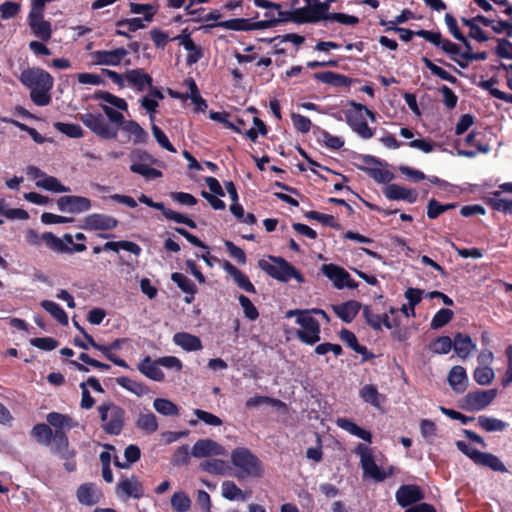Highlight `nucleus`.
<instances>
[{
  "label": "nucleus",
  "instance_id": "obj_1",
  "mask_svg": "<svg viewBox=\"0 0 512 512\" xmlns=\"http://www.w3.org/2000/svg\"><path fill=\"white\" fill-rule=\"evenodd\" d=\"M20 82L30 89V98L37 106H47L51 102L50 91L54 79L46 70L41 68H27L19 77Z\"/></svg>",
  "mask_w": 512,
  "mask_h": 512
},
{
  "label": "nucleus",
  "instance_id": "obj_2",
  "mask_svg": "<svg viewBox=\"0 0 512 512\" xmlns=\"http://www.w3.org/2000/svg\"><path fill=\"white\" fill-rule=\"evenodd\" d=\"M268 258L269 261L260 259L258 266L271 278L284 283L293 278L298 283H304L305 278L302 273L286 259L280 256H269Z\"/></svg>",
  "mask_w": 512,
  "mask_h": 512
},
{
  "label": "nucleus",
  "instance_id": "obj_3",
  "mask_svg": "<svg viewBox=\"0 0 512 512\" xmlns=\"http://www.w3.org/2000/svg\"><path fill=\"white\" fill-rule=\"evenodd\" d=\"M102 430L113 436L121 434L125 425V410L116 403L108 400L97 408Z\"/></svg>",
  "mask_w": 512,
  "mask_h": 512
},
{
  "label": "nucleus",
  "instance_id": "obj_4",
  "mask_svg": "<svg viewBox=\"0 0 512 512\" xmlns=\"http://www.w3.org/2000/svg\"><path fill=\"white\" fill-rule=\"evenodd\" d=\"M231 461L234 466L240 469L235 473V477L243 479L246 477H260L262 475V467L260 460L250 452L249 449L240 447L231 453Z\"/></svg>",
  "mask_w": 512,
  "mask_h": 512
},
{
  "label": "nucleus",
  "instance_id": "obj_5",
  "mask_svg": "<svg viewBox=\"0 0 512 512\" xmlns=\"http://www.w3.org/2000/svg\"><path fill=\"white\" fill-rule=\"evenodd\" d=\"M357 453L360 456V463L363 469L364 475L369 476L377 482H382L386 478L394 474V467L390 466L387 471L379 467L368 447L359 444L357 447Z\"/></svg>",
  "mask_w": 512,
  "mask_h": 512
},
{
  "label": "nucleus",
  "instance_id": "obj_6",
  "mask_svg": "<svg viewBox=\"0 0 512 512\" xmlns=\"http://www.w3.org/2000/svg\"><path fill=\"white\" fill-rule=\"evenodd\" d=\"M53 451L57 454L62 460L65 461L64 467L68 472H73L76 470V451L74 449H70L69 439L66 433L63 430H55L53 441Z\"/></svg>",
  "mask_w": 512,
  "mask_h": 512
},
{
  "label": "nucleus",
  "instance_id": "obj_7",
  "mask_svg": "<svg viewBox=\"0 0 512 512\" xmlns=\"http://www.w3.org/2000/svg\"><path fill=\"white\" fill-rule=\"evenodd\" d=\"M302 329L297 330V338L307 345H314L320 340V324L317 319L311 315V311L296 319Z\"/></svg>",
  "mask_w": 512,
  "mask_h": 512
},
{
  "label": "nucleus",
  "instance_id": "obj_8",
  "mask_svg": "<svg viewBox=\"0 0 512 512\" xmlns=\"http://www.w3.org/2000/svg\"><path fill=\"white\" fill-rule=\"evenodd\" d=\"M497 396L496 389L470 391L463 398L462 408L467 411H481Z\"/></svg>",
  "mask_w": 512,
  "mask_h": 512
},
{
  "label": "nucleus",
  "instance_id": "obj_9",
  "mask_svg": "<svg viewBox=\"0 0 512 512\" xmlns=\"http://www.w3.org/2000/svg\"><path fill=\"white\" fill-rule=\"evenodd\" d=\"M81 122L96 135L104 139H114L117 137V130L110 127L104 116L100 113H85L80 116Z\"/></svg>",
  "mask_w": 512,
  "mask_h": 512
},
{
  "label": "nucleus",
  "instance_id": "obj_10",
  "mask_svg": "<svg viewBox=\"0 0 512 512\" xmlns=\"http://www.w3.org/2000/svg\"><path fill=\"white\" fill-rule=\"evenodd\" d=\"M345 120L352 131L362 139H370L374 136L375 129L368 126L363 110L353 108L345 111Z\"/></svg>",
  "mask_w": 512,
  "mask_h": 512
},
{
  "label": "nucleus",
  "instance_id": "obj_11",
  "mask_svg": "<svg viewBox=\"0 0 512 512\" xmlns=\"http://www.w3.org/2000/svg\"><path fill=\"white\" fill-rule=\"evenodd\" d=\"M416 36L421 37L434 46L441 48L444 52L450 54L451 58L456 56L461 57L462 52L460 46L449 39L443 38L440 32L421 29L416 31Z\"/></svg>",
  "mask_w": 512,
  "mask_h": 512
},
{
  "label": "nucleus",
  "instance_id": "obj_12",
  "mask_svg": "<svg viewBox=\"0 0 512 512\" xmlns=\"http://www.w3.org/2000/svg\"><path fill=\"white\" fill-rule=\"evenodd\" d=\"M416 36L421 37L434 46L441 48L444 52L450 54L451 58L456 56L461 57L462 52L460 46L449 39L443 38L440 32L421 29L416 31Z\"/></svg>",
  "mask_w": 512,
  "mask_h": 512
},
{
  "label": "nucleus",
  "instance_id": "obj_13",
  "mask_svg": "<svg viewBox=\"0 0 512 512\" xmlns=\"http://www.w3.org/2000/svg\"><path fill=\"white\" fill-rule=\"evenodd\" d=\"M28 25L32 34L43 42L50 40L52 36V24L44 19L43 12L31 11L28 14Z\"/></svg>",
  "mask_w": 512,
  "mask_h": 512
},
{
  "label": "nucleus",
  "instance_id": "obj_14",
  "mask_svg": "<svg viewBox=\"0 0 512 512\" xmlns=\"http://www.w3.org/2000/svg\"><path fill=\"white\" fill-rule=\"evenodd\" d=\"M118 223V220L110 215L93 213L84 218V223L81 228L88 231H108L116 228Z\"/></svg>",
  "mask_w": 512,
  "mask_h": 512
},
{
  "label": "nucleus",
  "instance_id": "obj_15",
  "mask_svg": "<svg viewBox=\"0 0 512 512\" xmlns=\"http://www.w3.org/2000/svg\"><path fill=\"white\" fill-rule=\"evenodd\" d=\"M58 209L62 212L81 213L91 208V200L83 196L66 195L57 200Z\"/></svg>",
  "mask_w": 512,
  "mask_h": 512
},
{
  "label": "nucleus",
  "instance_id": "obj_16",
  "mask_svg": "<svg viewBox=\"0 0 512 512\" xmlns=\"http://www.w3.org/2000/svg\"><path fill=\"white\" fill-rule=\"evenodd\" d=\"M424 497L423 490L414 484L402 485L396 491V500L403 508L423 500Z\"/></svg>",
  "mask_w": 512,
  "mask_h": 512
},
{
  "label": "nucleus",
  "instance_id": "obj_17",
  "mask_svg": "<svg viewBox=\"0 0 512 512\" xmlns=\"http://www.w3.org/2000/svg\"><path fill=\"white\" fill-rule=\"evenodd\" d=\"M225 452L224 447L212 439L198 440L191 450V454L195 458L224 455Z\"/></svg>",
  "mask_w": 512,
  "mask_h": 512
},
{
  "label": "nucleus",
  "instance_id": "obj_18",
  "mask_svg": "<svg viewBox=\"0 0 512 512\" xmlns=\"http://www.w3.org/2000/svg\"><path fill=\"white\" fill-rule=\"evenodd\" d=\"M128 50L124 47L116 48L114 50H97L91 55L97 65H119L125 56H127Z\"/></svg>",
  "mask_w": 512,
  "mask_h": 512
},
{
  "label": "nucleus",
  "instance_id": "obj_19",
  "mask_svg": "<svg viewBox=\"0 0 512 512\" xmlns=\"http://www.w3.org/2000/svg\"><path fill=\"white\" fill-rule=\"evenodd\" d=\"M362 315L365 319L366 324L374 331H381L382 327L392 329V326L396 325L397 321H390V317L387 313L376 314L372 309L365 305L362 309Z\"/></svg>",
  "mask_w": 512,
  "mask_h": 512
},
{
  "label": "nucleus",
  "instance_id": "obj_20",
  "mask_svg": "<svg viewBox=\"0 0 512 512\" xmlns=\"http://www.w3.org/2000/svg\"><path fill=\"white\" fill-rule=\"evenodd\" d=\"M314 79L331 85L333 87H349L352 82L357 81L346 75L339 74L333 71L317 72L313 74Z\"/></svg>",
  "mask_w": 512,
  "mask_h": 512
},
{
  "label": "nucleus",
  "instance_id": "obj_21",
  "mask_svg": "<svg viewBox=\"0 0 512 512\" xmlns=\"http://www.w3.org/2000/svg\"><path fill=\"white\" fill-rule=\"evenodd\" d=\"M384 195L389 200H404L408 203H415L418 194L413 189L402 187L398 184H389L384 191Z\"/></svg>",
  "mask_w": 512,
  "mask_h": 512
},
{
  "label": "nucleus",
  "instance_id": "obj_22",
  "mask_svg": "<svg viewBox=\"0 0 512 512\" xmlns=\"http://www.w3.org/2000/svg\"><path fill=\"white\" fill-rule=\"evenodd\" d=\"M360 309L361 304L356 300H349L332 306L333 312L345 323H351Z\"/></svg>",
  "mask_w": 512,
  "mask_h": 512
},
{
  "label": "nucleus",
  "instance_id": "obj_23",
  "mask_svg": "<svg viewBox=\"0 0 512 512\" xmlns=\"http://www.w3.org/2000/svg\"><path fill=\"white\" fill-rule=\"evenodd\" d=\"M321 271L337 289L344 288V281L349 279V273L344 268L332 263L323 264Z\"/></svg>",
  "mask_w": 512,
  "mask_h": 512
},
{
  "label": "nucleus",
  "instance_id": "obj_24",
  "mask_svg": "<svg viewBox=\"0 0 512 512\" xmlns=\"http://www.w3.org/2000/svg\"><path fill=\"white\" fill-rule=\"evenodd\" d=\"M159 366L160 364L157 363L156 360L152 361L150 356H146L140 361L137 368L147 378L157 382H162L165 379V374Z\"/></svg>",
  "mask_w": 512,
  "mask_h": 512
},
{
  "label": "nucleus",
  "instance_id": "obj_25",
  "mask_svg": "<svg viewBox=\"0 0 512 512\" xmlns=\"http://www.w3.org/2000/svg\"><path fill=\"white\" fill-rule=\"evenodd\" d=\"M173 342L187 352L199 351L203 348L200 338L188 332L174 334Z\"/></svg>",
  "mask_w": 512,
  "mask_h": 512
},
{
  "label": "nucleus",
  "instance_id": "obj_26",
  "mask_svg": "<svg viewBox=\"0 0 512 512\" xmlns=\"http://www.w3.org/2000/svg\"><path fill=\"white\" fill-rule=\"evenodd\" d=\"M452 342L455 353L462 359L467 358L472 351L476 350V344L467 334L456 333Z\"/></svg>",
  "mask_w": 512,
  "mask_h": 512
},
{
  "label": "nucleus",
  "instance_id": "obj_27",
  "mask_svg": "<svg viewBox=\"0 0 512 512\" xmlns=\"http://www.w3.org/2000/svg\"><path fill=\"white\" fill-rule=\"evenodd\" d=\"M171 280L186 294L184 300L190 304L194 301L197 293L196 285L184 274L174 272L171 274Z\"/></svg>",
  "mask_w": 512,
  "mask_h": 512
},
{
  "label": "nucleus",
  "instance_id": "obj_28",
  "mask_svg": "<svg viewBox=\"0 0 512 512\" xmlns=\"http://www.w3.org/2000/svg\"><path fill=\"white\" fill-rule=\"evenodd\" d=\"M125 77L128 83L140 92L153 83L152 77L141 68L127 71Z\"/></svg>",
  "mask_w": 512,
  "mask_h": 512
},
{
  "label": "nucleus",
  "instance_id": "obj_29",
  "mask_svg": "<svg viewBox=\"0 0 512 512\" xmlns=\"http://www.w3.org/2000/svg\"><path fill=\"white\" fill-rule=\"evenodd\" d=\"M467 374L466 370L462 366H454L449 372L448 383L452 390L456 393H463L467 388Z\"/></svg>",
  "mask_w": 512,
  "mask_h": 512
},
{
  "label": "nucleus",
  "instance_id": "obj_30",
  "mask_svg": "<svg viewBox=\"0 0 512 512\" xmlns=\"http://www.w3.org/2000/svg\"><path fill=\"white\" fill-rule=\"evenodd\" d=\"M76 497L79 503L85 506H93L100 500V495L97 493L93 483L81 484L77 488Z\"/></svg>",
  "mask_w": 512,
  "mask_h": 512
},
{
  "label": "nucleus",
  "instance_id": "obj_31",
  "mask_svg": "<svg viewBox=\"0 0 512 512\" xmlns=\"http://www.w3.org/2000/svg\"><path fill=\"white\" fill-rule=\"evenodd\" d=\"M481 135V133L472 131L465 137V143L467 145L475 147V150H466L459 152L460 155L466 156V157H474L478 152L481 153H487L490 151V146L488 144L482 143L478 137Z\"/></svg>",
  "mask_w": 512,
  "mask_h": 512
},
{
  "label": "nucleus",
  "instance_id": "obj_32",
  "mask_svg": "<svg viewBox=\"0 0 512 512\" xmlns=\"http://www.w3.org/2000/svg\"><path fill=\"white\" fill-rule=\"evenodd\" d=\"M25 241L31 246H39L41 243H44L45 246L54 252V247L51 244V238H58L52 232H44L39 234L34 229H28L24 235Z\"/></svg>",
  "mask_w": 512,
  "mask_h": 512
},
{
  "label": "nucleus",
  "instance_id": "obj_33",
  "mask_svg": "<svg viewBox=\"0 0 512 512\" xmlns=\"http://www.w3.org/2000/svg\"><path fill=\"white\" fill-rule=\"evenodd\" d=\"M117 489L121 490L126 496L134 499H140L143 496L142 484L135 476H132L131 479H122L118 483Z\"/></svg>",
  "mask_w": 512,
  "mask_h": 512
},
{
  "label": "nucleus",
  "instance_id": "obj_34",
  "mask_svg": "<svg viewBox=\"0 0 512 512\" xmlns=\"http://www.w3.org/2000/svg\"><path fill=\"white\" fill-rule=\"evenodd\" d=\"M360 398L375 408H380L382 402L385 400V396L378 392L377 387L374 384H366L359 390Z\"/></svg>",
  "mask_w": 512,
  "mask_h": 512
},
{
  "label": "nucleus",
  "instance_id": "obj_35",
  "mask_svg": "<svg viewBox=\"0 0 512 512\" xmlns=\"http://www.w3.org/2000/svg\"><path fill=\"white\" fill-rule=\"evenodd\" d=\"M86 340L89 342V345L92 348L100 351L103 354V356L106 359H108L109 361H111L113 364H115L119 367L125 368V369L129 368L128 363L124 359L119 358L116 354H114L110 351L108 344L103 345V344L97 343L91 335H86Z\"/></svg>",
  "mask_w": 512,
  "mask_h": 512
},
{
  "label": "nucleus",
  "instance_id": "obj_36",
  "mask_svg": "<svg viewBox=\"0 0 512 512\" xmlns=\"http://www.w3.org/2000/svg\"><path fill=\"white\" fill-rule=\"evenodd\" d=\"M116 383L120 385L122 388L126 389L127 391L137 395L138 397H142L144 395H147L150 392L149 387L142 383L135 380L130 379L126 376H120L115 379Z\"/></svg>",
  "mask_w": 512,
  "mask_h": 512
},
{
  "label": "nucleus",
  "instance_id": "obj_37",
  "mask_svg": "<svg viewBox=\"0 0 512 512\" xmlns=\"http://www.w3.org/2000/svg\"><path fill=\"white\" fill-rule=\"evenodd\" d=\"M486 203L496 211L512 214V200L502 198L500 191L491 192L490 196L486 198Z\"/></svg>",
  "mask_w": 512,
  "mask_h": 512
},
{
  "label": "nucleus",
  "instance_id": "obj_38",
  "mask_svg": "<svg viewBox=\"0 0 512 512\" xmlns=\"http://www.w3.org/2000/svg\"><path fill=\"white\" fill-rule=\"evenodd\" d=\"M475 464L483 467H488L493 471L502 473L507 472V468L501 462V460L496 455L489 452H480V455Z\"/></svg>",
  "mask_w": 512,
  "mask_h": 512
},
{
  "label": "nucleus",
  "instance_id": "obj_39",
  "mask_svg": "<svg viewBox=\"0 0 512 512\" xmlns=\"http://www.w3.org/2000/svg\"><path fill=\"white\" fill-rule=\"evenodd\" d=\"M40 306L61 325H68V315L58 303L51 300H43L41 301Z\"/></svg>",
  "mask_w": 512,
  "mask_h": 512
},
{
  "label": "nucleus",
  "instance_id": "obj_40",
  "mask_svg": "<svg viewBox=\"0 0 512 512\" xmlns=\"http://www.w3.org/2000/svg\"><path fill=\"white\" fill-rule=\"evenodd\" d=\"M262 404L271 405L272 407H275L279 410L285 411L287 409L286 403H284L280 399L272 398L269 396H262V395H256V396L250 397L246 401L245 406H246V408L250 409V408L262 405Z\"/></svg>",
  "mask_w": 512,
  "mask_h": 512
},
{
  "label": "nucleus",
  "instance_id": "obj_41",
  "mask_svg": "<svg viewBox=\"0 0 512 512\" xmlns=\"http://www.w3.org/2000/svg\"><path fill=\"white\" fill-rule=\"evenodd\" d=\"M31 435L38 443L48 446L53 441L54 432L49 425L39 423L32 428Z\"/></svg>",
  "mask_w": 512,
  "mask_h": 512
},
{
  "label": "nucleus",
  "instance_id": "obj_42",
  "mask_svg": "<svg viewBox=\"0 0 512 512\" xmlns=\"http://www.w3.org/2000/svg\"><path fill=\"white\" fill-rule=\"evenodd\" d=\"M306 4L310 6L313 18L316 23L320 21H331L330 16L332 13L329 12V8L326 3L320 0H306Z\"/></svg>",
  "mask_w": 512,
  "mask_h": 512
},
{
  "label": "nucleus",
  "instance_id": "obj_43",
  "mask_svg": "<svg viewBox=\"0 0 512 512\" xmlns=\"http://www.w3.org/2000/svg\"><path fill=\"white\" fill-rule=\"evenodd\" d=\"M103 250H111L114 252H118L120 249L128 251L136 256L140 255L142 249L141 247L131 241L121 240V241H109L106 242L103 247Z\"/></svg>",
  "mask_w": 512,
  "mask_h": 512
},
{
  "label": "nucleus",
  "instance_id": "obj_44",
  "mask_svg": "<svg viewBox=\"0 0 512 512\" xmlns=\"http://www.w3.org/2000/svg\"><path fill=\"white\" fill-rule=\"evenodd\" d=\"M251 19L234 18L221 21L215 24H210V27H221L233 31H250Z\"/></svg>",
  "mask_w": 512,
  "mask_h": 512
},
{
  "label": "nucleus",
  "instance_id": "obj_45",
  "mask_svg": "<svg viewBox=\"0 0 512 512\" xmlns=\"http://www.w3.org/2000/svg\"><path fill=\"white\" fill-rule=\"evenodd\" d=\"M93 98L95 100H102L122 111H127L128 109V104L123 98L117 97L108 91L97 90Z\"/></svg>",
  "mask_w": 512,
  "mask_h": 512
},
{
  "label": "nucleus",
  "instance_id": "obj_46",
  "mask_svg": "<svg viewBox=\"0 0 512 512\" xmlns=\"http://www.w3.org/2000/svg\"><path fill=\"white\" fill-rule=\"evenodd\" d=\"M122 129L134 136L135 144L145 143L148 139V133L134 120L125 121Z\"/></svg>",
  "mask_w": 512,
  "mask_h": 512
},
{
  "label": "nucleus",
  "instance_id": "obj_47",
  "mask_svg": "<svg viewBox=\"0 0 512 512\" xmlns=\"http://www.w3.org/2000/svg\"><path fill=\"white\" fill-rule=\"evenodd\" d=\"M478 425L486 432L504 431L507 428V423L486 415L478 417Z\"/></svg>",
  "mask_w": 512,
  "mask_h": 512
},
{
  "label": "nucleus",
  "instance_id": "obj_48",
  "mask_svg": "<svg viewBox=\"0 0 512 512\" xmlns=\"http://www.w3.org/2000/svg\"><path fill=\"white\" fill-rule=\"evenodd\" d=\"M130 171L143 176L147 180H154L163 176L162 172L158 169L150 167L144 163H132Z\"/></svg>",
  "mask_w": 512,
  "mask_h": 512
},
{
  "label": "nucleus",
  "instance_id": "obj_49",
  "mask_svg": "<svg viewBox=\"0 0 512 512\" xmlns=\"http://www.w3.org/2000/svg\"><path fill=\"white\" fill-rule=\"evenodd\" d=\"M130 12L133 14H143V19L147 22H151L157 13L158 7L150 4H140V3H134L131 2L129 4Z\"/></svg>",
  "mask_w": 512,
  "mask_h": 512
},
{
  "label": "nucleus",
  "instance_id": "obj_50",
  "mask_svg": "<svg viewBox=\"0 0 512 512\" xmlns=\"http://www.w3.org/2000/svg\"><path fill=\"white\" fill-rule=\"evenodd\" d=\"M421 61L424 63V65L431 71V73L437 77H439L441 80L447 81L451 84L457 83V78L448 73L446 70L441 68L440 66L434 64L428 57L423 56L421 58Z\"/></svg>",
  "mask_w": 512,
  "mask_h": 512
},
{
  "label": "nucleus",
  "instance_id": "obj_51",
  "mask_svg": "<svg viewBox=\"0 0 512 512\" xmlns=\"http://www.w3.org/2000/svg\"><path fill=\"white\" fill-rule=\"evenodd\" d=\"M222 496L230 501H244L246 499L244 492L233 481L229 480L222 483Z\"/></svg>",
  "mask_w": 512,
  "mask_h": 512
},
{
  "label": "nucleus",
  "instance_id": "obj_52",
  "mask_svg": "<svg viewBox=\"0 0 512 512\" xmlns=\"http://www.w3.org/2000/svg\"><path fill=\"white\" fill-rule=\"evenodd\" d=\"M136 426L147 433H154L158 429L157 418L153 413L140 414Z\"/></svg>",
  "mask_w": 512,
  "mask_h": 512
},
{
  "label": "nucleus",
  "instance_id": "obj_53",
  "mask_svg": "<svg viewBox=\"0 0 512 512\" xmlns=\"http://www.w3.org/2000/svg\"><path fill=\"white\" fill-rule=\"evenodd\" d=\"M453 348V342L449 336H439L429 344V350L435 354H447Z\"/></svg>",
  "mask_w": 512,
  "mask_h": 512
},
{
  "label": "nucleus",
  "instance_id": "obj_54",
  "mask_svg": "<svg viewBox=\"0 0 512 512\" xmlns=\"http://www.w3.org/2000/svg\"><path fill=\"white\" fill-rule=\"evenodd\" d=\"M200 468L210 474L224 475L227 465L226 462L221 459H208L200 463Z\"/></svg>",
  "mask_w": 512,
  "mask_h": 512
},
{
  "label": "nucleus",
  "instance_id": "obj_55",
  "mask_svg": "<svg viewBox=\"0 0 512 512\" xmlns=\"http://www.w3.org/2000/svg\"><path fill=\"white\" fill-rule=\"evenodd\" d=\"M153 406L158 413L164 416H175L179 412V409L176 404L164 398L155 399Z\"/></svg>",
  "mask_w": 512,
  "mask_h": 512
},
{
  "label": "nucleus",
  "instance_id": "obj_56",
  "mask_svg": "<svg viewBox=\"0 0 512 512\" xmlns=\"http://www.w3.org/2000/svg\"><path fill=\"white\" fill-rule=\"evenodd\" d=\"M305 217L309 220H316L323 225L329 226L336 230L341 229V225L335 220L333 215L320 213L318 211H308L305 213Z\"/></svg>",
  "mask_w": 512,
  "mask_h": 512
},
{
  "label": "nucleus",
  "instance_id": "obj_57",
  "mask_svg": "<svg viewBox=\"0 0 512 512\" xmlns=\"http://www.w3.org/2000/svg\"><path fill=\"white\" fill-rule=\"evenodd\" d=\"M51 244L54 247V252L56 253H73V252H83L86 250V245L83 243H73L72 246H68L58 238H51Z\"/></svg>",
  "mask_w": 512,
  "mask_h": 512
},
{
  "label": "nucleus",
  "instance_id": "obj_58",
  "mask_svg": "<svg viewBox=\"0 0 512 512\" xmlns=\"http://www.w3.org/2000/svg\"><path fill=\"white\" fill-rule=\"evenodd\" d=\"M171 505L174 512H187L190 509L191 500L185 492L178 491L171 497Z\"/></svg>",
  "mask_w": 512,
  "mask_h": 512
},
{
  "label": "nucleus",
  "instance_id": "obj_59",
  "mask_svg": "<svg viewBox=\"0 0 512 512\" xmlns=\"http://www.w3.org/2000/svg\"><path fill=\"white\" fill-rule=\"evenodd\" d=\"M454 313L448 308H442L433 316L430 327L432 329H440L447 325L453 319Z\"/></svg>",
  "mask_w": 512,
  "mask_h": 512
},
{
  "label": "nucleus",
  "instance_id": "obj_60",
  "mask_svg": "<svg viewBox=\"0 0 512 512\" xmlns=\"http://www.w3.org/2000/svg\"><path fill=\"white\" fill-rule=\"evenodd\" d=\"M184 84H185V86H187V88L190 91V95H189L190 99L192 100L193 103H195L198 106V109L203 110V109L207 108V103L201 97L195 80L193 78L189 77V78L185 79Z\"/></svg>",
  "mask_w": 512,
  "mask_h": 512
},
{
  "label": "nucleus",
  "instance_id": "obj_61",
  "mask_svg": "<svg viewBox=\"0 0 512 512\" xmlns=\"http://www.w3.org/2000/svg\"><path fill=\"white\" fill-rule=\"evenodd\" d=\"M54 128L70 138L83 137V129L78 124L55 122Z\"/></svg>",
  "mask_w": 512,
  "mask_h": 512
},
{
  "label": "nucleus",
  "instance_id": "obj_62",
  "mask_svg": "<svg viewBox=\"0 0 512 512\" xmlns=\"http://www.w3.org/2000/svg\"><path fill=\"white\" fill-rule=\"evenodd\" d=\"M36 184L38 187L57 193L69 191L68 187L64 186L57 178L53 176H45L43 180L38 181Z\"/></svg>",
  "mask_w": 512,
  "mask_h": 512
},
{
  "label": "nucleus",
  "instance_id": "obj_63",
  "mask_svg": "<svg viewBox=\"0 0 512 512\" xmlns=\"http://www.w3.org/2000/svg\"><path fill=\"white\" fill-rule=\"evenodd\" d=\"M474 379L480 385H489L494 379V371L489 366L477 367L474 371Z\"/></svg>",
  "mask_w": 512,
  "mask_h": 512
},
{
  "label": "nucleus",
  "instance_id": "obj_64",
  "mask_svg": "<svg viewBox=\"0 0 512 512\" xmlns=\"http://www.w3.org/2000/svg\"><path fill=\"white\" fill-rule=\"evenodd\" d=\"M238 300L246 318H248L251 321H254L259 317V312L257 308L247 296L240 294Z\"/></svg>",
  "mask_w": 512,
  "mask_h": 512
}]
</instances>
